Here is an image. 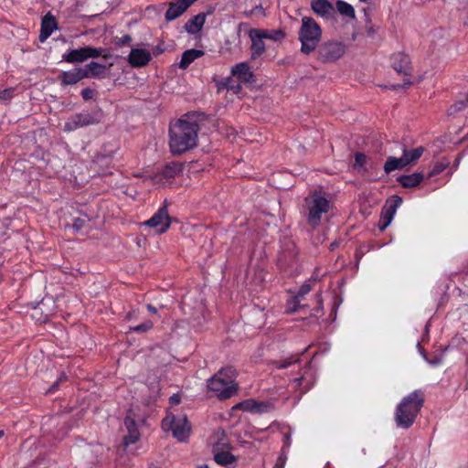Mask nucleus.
Instances as JSON below:
<instances>
[{"label":"nucleus","mask_w":468,"mask_h":468,"mask_svg":"<svg viewBox=\"0 0 468 468\" xmlns=\"http://www.w3.org/2000/svg\"><path fill=\"white\" fill-rule=\"evenodd\" d=\"M203 55L204 52L202 50L195 48L187 49L182 54L178 67L182 69H186L192 62L201 58Z\"/></svg>","instance_id":"412c9836"},{"label":"nucleus","mask_w":468,"mask_h":468,"mask_svg":"<svg viewBox=\"0 0 468 468\" xmlns=\"http://www.w3.org/2000/svg\"><path fill=\"white\" fill-rule=\"evenodd\" d=\"M299 308H300V298H298V296H294L288 303V311L290 313H294V312L298 311Z\"/></svg>","instance_id":"72a5a7b5"},{"label":"nucleus","mask_w":468,"mask_h":468,"mask_svg":"<svg viewBox=\"0 0 468 468\" xmlns=\"http://www.w3.org/2000/svg\"><path fill=\"white\" fill-rule=\"evenodd\" d=\"M103 58H110V54L104 48L94 47H83L77 49H70L62 55V61L68 63H81L89 58H96L99 57Z\"/></svg>","instance_id":"0eeeda50"},{"label":"nucleus","mask_w":468,"mask_h":468,"mask_svg":"<svg viewBox=\"0 0 468 468\" xmlns=\"http://www.w3.org/2000/svg\"><path fill=\"white\" fill-rule=\"evenodd\" d=\"M391 64L393 69L399 73L409 77L411 72L410 60L408 55L404 53H397L391 57Z\"/></svg>","instance_id":"4468645a"},{"label":"nucleus","mask_w":468,"mask_h":468,"mask_svg":"<svg viewBox=\"0 0 468 468\" xmlns=\"http://www.w3.org/2000/svg\"><path fill=\"white\" fill-rule=\"evenodd\" d=\"M162 428L165 431H171L173 436L182 442L187 441L191 432V426L184 414L178 416L167 415L162 421Z\"/></svg>","instance_id":"423d86ee"},{"label":"nucleus","mask_w":468,"mask_h":468,"mask_svg":"<svg viewBox=\"0 0 468 468\" xmlns=\"http://www.w3.org/2000/svg\"><path fill=\"white\" fill-rule=\"evenodd\" d=\"M180 401H181V397L178 394H173L170 397V402L173 403V404H179Z\"/></svg>","instance_id":"79ce46f5"},{"label":"nucleus","mask_w":468,"mask_h":468,"mask_svg":"<svg viewBox=\"0 0 468 468\" xmlns=\"http://www.w3.org/2000/svg\"><path fill=\"white\" fill-rule=\"evenodd\" d=\"M424 403L423 393L414 390L402 399L395 411V422L400 429H409L414 423Z\"/></svg>","instance_id":"f03ea898"},{"label":"nucleus","mask_w":468,"mask_h":468,"mask_svg":"<svg viewBox=\"0 0 468 468\" xmlns=\"http://www.w3.org/2000/svg\"><path fill=\"white\" fill-rule=\"evenodd\" d=\"M81 96L85 101L90 100L93 96V90L90 88L81 90Z\"/></svg>","instance_id":"e433bc0d"},{"label":"nucleus","mask_w":468,"mask_h":468,"mask_svg":"<svg viewBox=\"0 0 468 468\" xmlns=\"http://www.w3.org/2000/svg\"><path fill=\"white\" fill-rule=\"evenodd\" d=\"M231 73L239 79L241 82L249 83L253 80V73L250 69V66L246 62H240L236 64L232 69Z\"/></svg>","instance_id":"6ab92c4d"},{"label":"nucleus","mask_w":468,"mask_h":468,"mask_svg":"<svg viewBox=\"0 0 468 468\" xmlns=\"http://www.w3.org/2000/svg\"><path fill=\"white\" fill-rule=\"evenodd\" d=\"M124 425L128 433L123 437V443L127 446L136 442L140 438V433L134 420L129 416L125 418Z\"/></svg>","instance_id":"a211bd4d"},{"label":"nucleus","mask_w":468,"mask_h":468,"mask_svg":"<svg viewBox=\"0 0 468 468\" xmlns=\"http://www.w3.org/2000/svg\"><path fill=\"white\" fill-rule=\"evenodd\" d=\"M211 12H208L207 14L206 13H200V14H197V16L191 17L186 24H185V29L187 33L189 34H197L198 33L205 22H206V17L207 15H210Z\"/></svg>","instance_id":"aec40b11"},{"label":"nucleus","mask_w":468,"mask_h":468,"mask_svg":"<svg viewBox=\"0 0 468 468\" xmlns=\"http://www.w3.org/2000/svg\"><path fill=\"white\" fill-rule=\"evenodd\" d=\"M366 161H367V156L364 154L356 153L355 154L354 168L356 169L357 171H364Z\"/></svg>","instance_id":"c756f323"},{"label":"nucleus","mask_w":468,"mask_h":468,"mask_svg":"<svg viewBox=\"0 0 468 468\" xmlns=\"http://www.w3.org/2000/svg\"><path fill=\"white\" fill-rule=\"evenodd\" d=\"M232 79L231 78H227L225 79L221 83H220V87L222 88H226L227 90H232L235 93H238L240 90V86L239 85H232Z\"/></svg>","instance_id":"473e14b6"},{"label":"nucleus","mask_w":468,"mask_h":468,"mask_svg":"<svg viewBox=\"0 0 468 468\" xmlns=\"http://www.w3.org/2000/svg\"><path fill=\"white\" fill-rule=\"evenodd\" d=\"M285 460H286L285 457H283L282 455H280L278 457L276 464L274 465V468H283L284 464H285Z\"/></svg>","instance_id":"ea45409f"},{"label":"nucleus","mask_w":468,"mask_h":468,"mask_svg":"<svg viewBox=\"0 0 468 468\" xmlns=\"http://www.w3.org/2000/svg\"><path fill=\"white\" fill-rule=\"evenodd\" d=\"M346 51V45L338 41H327L318 49L319 59L323 62H334L342 58Z\"/></svg>","instance_id":"6e6552de"},{"label":"nucleus","mask_w":468,"mask_h":468,"mask_svg":"<svg viewBox=\"0 0 468 468\" xmlns=\"http://www.w3.org/2000/svg\"><path fill=\"white\" fill-rule=\"evenodd\" d=\"M412 84V82L410 81V80L409 78L405 79L404 80V83L402 85H392L390 86L391 89L393 90H397L398 88H408L410 87V85Z\"/></svg>","instance_id":"4c0bfd02"},{"label":"nucleus","mask_w":468,"mask_h":468,"mask_svg":"<svg viewBox=\"0 0 468 468\" xmlns=\"http://www.w3.org/2000/svg\"><path fill=\"white\" fill-rule=\"evenodd\" d=\"M322 38V28L311 16H303L298 31V39L301 42V51L310 54L316 49Z\"/></svg>","instance_id":"7ed1b4c3"},{"label":"nucleus","mask_w":468,"mask_h":468,"mask_svg":"<svg viewBox=\"0 0 468 468\" xmlns=\"http://www.w3.org/2000/svg\"><path fill=\"white\" fill-rule=\"evenodd\" d=\"M98 119L90 112H80L71 116L68 122H65V131H74L80 127L97 123Z\"/></svg>","instance_id":"9d476101"},{"label":"nucleus","mask_w":468,"mask_h":468,"mask_svg":"<svg viewBox=\"0 0 468 468\" xmlns=\"http://www.w3.org/2000/svg\"><path fill=\"white\" fill-rule=\"evenodd\" d=\"M424 152V148L422 146H419L417 148L408 150L406 148L403 149L402 156L406 158L407 165H413L417 162L418 159L422 155Z\"/></svg>","instance_id":"b1692460"},{"label":"nucleus","mask_w":468,"mask_h":468,"mask_svg":"<svg viewBox=\"0 0 468 468\" xmlns=\"http://www.w3.org/2000/svg\"><path fill=\"white\" fill-rule=\"evenodd\" d=\"M362 3H368L370 0H359Z\"/></svg>","instance_id":"8fccbe9b"},{"label":"nucleus","mask_w":468,"mask_h":468,"mask_svg":"<svg viewBox=\"0 0 468 468\" xmlns=\"http://www.w3.org/2000/svg\"><path fill=\"white\" fill-rule=\"evenodd\" d=\"M197 468H208L207 465H201V466H198Z\"/></svg>","instance_id":"09e8293b"},{"label":"nucleus","mask_w":468,"mask_h":468,"mask_svg":"<svg viewBox=\"0 0 468 468\" xmlns=\"http://www.w3.org/2000/svg\"><path fill=\"white\" fill-rule=\"evenodd\" d=\"M86 78H88V74L83 68H75L71 70L63 71L58 76V80L63 85H74Z\"/></svg>","instance_id":"2eb2a0df"},{"label":"nucleus","mask_w":468,"mask_h":468,"mask_svg":"<svg viewBox=\"0 0 468 468\" xmlns=\"http://www.w3.org/2000/svg\"><path fill=\"white\" fill-rule=\"evenodd\" d=\"M84 69L88 74V78L101 77L105 73L106 66L91 61L85 66Z\"/></svg>","instance_id":"393cba45"},{"label":"nucleus","mask_w":468,"mask_h":468,"mask_svg":"<svg viewBox=\"0 0 468 468\" xmlns=\"http://www.w3.org/2000/svg\"><path fill=\"white\" fill-rule=\"evenodd\" d=\"M393 202H394V204L391 205L390 207H396V208H397L398 207H399L401 205L402 199H401V197L396 196V197H394Z\"/></svg>","instance_id":"c03bdc74"},{"label":"nucleus","mask_w":468,"mask_h":468,"mask_svg":"<svg viewBox=\"0 0 468 468\" xmlns=\"http://www.w3.org/2000/svg\"><path fill=\"white\" fill-rule=\"evenodd\" d=\"M214 460L220 465H228L235 462V457L229 452H220L215 453Z\"/></svg>","instance_id":"cd10ccee"},{"label":"nucleus","mask_w":468,"mask_h":468,"mask_svg":"<svg viewBox=\"0 0 468 468\" xmlns=\"http://www.w3.org/2000/svg\"><path fill=\"white\" fill-rule=\"evenodd\" d=\"M144 225L154 229L158 234L165 232L170 227V217L167 208L165 207H160L152 218L144 222Z\"/></svg>","instance_id":"1a4fd4ad"},{"label":"nucleus","mask_w":468,"mask_h":468,"mask_svg":"<svg viewBox=\"0 0 468 468\" xmlns=\"http://www.w3.org/2000/svg\"><path fill=\"white\" fill-rule=\"evenodd\" d=\"M396 213V207H388L384 212L380 219V230H384L392 221Z\"/></svg>","instance_id":"bb28decb"},{"label":"nucleus","mask_w":468,"mask_h":468,"mask_svg":"<svg viewBox=\"0 0 468 468\" xmlns=\"http://www.w3.org/2000/svg\"><path fill=\"white\" fill-rule=\"evenodd\" d=\"M405 166H407V162L406 158H403L402 155L399 158L390 156L385 163L384 170L387 174H388L394 170L401 169Z\"/></svg>","instance_id":"5701e85b"},{"label":"nucleus","mask_w":468,"mask_h":468,"mask_svg":"<svg viewBox=\"0 0 468 468\" xmlns=\"http://www.w3.org/2000/svg\"><path fill=\"white\" fill-rule=\"evenodd\" d=\"M263 37L265 39H271L273 41H282L285 34L282 30H263Z\"/></svg>","instance_id":"c85d7f7f"},{"label":"nucleus","mask_w":468,"mask_h":468,"mask_svg":"<svg viewBox=\"0 0 468 468\" xmlns=\"http://www.w3.org/2000/svg\"><path fill=\"white\" fill-rule=\"evenodd\" d=\"M310 6L315 15L324 19L332 17L335 13L334 5L328 0H312Z\"/></svg>","instance_id":"ddd939ff"},{"label":"nucleus","mask_w":468,"mask_h":468,"mask_svg":"<svg viewBox=\"0 0 468 468\" xmlns=\"http://www.w3.org/2000/svg\"><path fill=\"white\" fill-rule=\"evenodd\" d=\"M4 435V431H0V438Z\"/></svg>","instance_id":"3c124183"},{"label":"nucleus","mask_w":468,"mask_h":468,"mask_svg":"<svg viewBox=\"0 0 468 468\" xmlns=\"http://www.w3.org/2000/svg\"><path fill=\"white\" fill-rule=\"evenodd\" d=\"M248 35L251 40L252 57L255 58L262 55L265 51L263 30L251 28L249 30Z\"/></svg>","instance_id":"f8f14e48"},{"label":"nucleus","mask_w":468,"mask_h":468,"mask_svg":"<svg viewBox=\"0 0 468 468\" xmlns=\"http://www.w3.org/2000/svg\"><path fill=\"white\" fill-rule=\"evenodd\" d=\"M235 378L236 371L233 367L222 368L207 380V388L221 399H229L237 391Z\"/></svg>","instance_id":"20e7f679"},{"label":"nucleus","mask_w":468,"mask_h":468,"mask_svg":"<svg viewBox=\"0 0 468 468\" xmlns=\"http://www.w3.org/2000/svg\"><path fill=\"white\" fill-rule=\"evenodd\" d=\"M423 180L421 173H413L410 175H403L398 177V181L404 187H415Z\"/></svg>","instance_id":"4be33fe9"},{"label":"nucleus","mask_w":468,"mask_h":468,"mask_svg":"<svg viewBox=\"0 0 468 468\" xmlns=\"http://www.w3.org/2000/svg\"><path fill=\"white\" fill-rule=\"evenodd\" d=\"M311 291V286L309 284H303L300 287L297 294L295 296H298V298H301L307 294Z\"/></svg>","instance_id":"c9c22d12"},{"label":"nucleus","mask_w":468,"mask_h":468,"mask_svg":"<svg viewBox=\"0 0 468 468\" xmlns=\"http://www.w3.org/2000/svg\"><path fill=\"white\" fill-rule=\"evenodd\" d=\"M199 125L190 115L177 120L169 127V147L174 155L182 154L197 144Z\"/></svg>","instance_id":"f257e3e1"},{"label":"nucleus","mask_w":468,"mask_h":468,"mask_svg":"<svg viewBox=\"0 0 468 468\" xmlns=\"http://www.w3.org/2000/svg\"><path fill=\"white\" fill-rule=\"evenodd\" d=\"M292 362V361H289V362H282V363H280L277 367L278 368H286L288 367Z\"/></svg>","instance_id":"a18cd8bd"},{"label":"nucleus","mask_w":468,"mask_h":468,"mask_svg":"<svg viewBox=\"0 0 468 468\" xmlns=\"http://www.w3.org/2000/svg\"><path fill=\"white\" fill-rule=\"evenodd\" d=\"M153 326H154L153 323L150 320H147L139 325L131 327L130 330L133 332L143 333V332L149 331L150 329L153 328Z\"/></svg>","instance_id":"2f4dec72"},{"label":"nucleus","mask_w":468,"mask_h":468,"mask_svg":"<svg viewBox=\"0 0 468 468\" xmlns=\"http://www.w3.org/2000/svg\"><path fill=\"white\" fill-rule=\"evenodd\" d=\"M14 90L5 89L0 91V101H9L13 97Z\"/></svg>","instance_id":"f704fd0d"},{"label":"nucleus","mask_w":468,"mask_h":468,"mask_svg":"<svg viewBox=\"0 0 468 468\" xmlns=\"http://www.w3.org/2000/svg\"><path fill=\"white\" fill-rule=\"evenodd\" d=\"M131 40H132L131 36H129V35H125V36H123L122 38H120V40H119L118 44H120V45H125V44L130 43V42H131Z\"/></svg>","instance_id":"a19ab883"},{"label":"nucleus","mask_w":468,"mask_h":468,"mask_svg":"<svg viewBox=\"0 0 468 468\" xmlns=\"http://www.w3.org/2000/svg\"><path fill=\"white\" fill-rule=\"evenodd\" d=\"M284 444L289 447L290 446V434L284 435Z\"/></svg>","instance_id":"de8ad7c7"},{"label":"nucleus","mask_w":468,"mask_h":468,"mask_svg":"<svg viewBox=\"0 0 468 468\" xmlns=\"http://www.w3.org/2000/svg\"><path fill=\"white\" fill-rule=\"evenodd\" d=\"M147 310L152 314H156L157 309L152 304H147Z\"/></svg>","instance_id":"49530a36"},{"label":"nucleus","mask_w":468,"mask_h":468,"mask_svg":"<svg viewBox=\"0 0 468 468\" xmlns=\"http://www.w3.org/2000/svg\"><path fill=\"white\" fill-rule=\"evenodd\" d=\"M243 15L246 17H250V16L263 17V16H265L266 14H265V10L261 6V5H258L250 10L244 11Z\"/></svg>","instance_id":"7c9ffc66"},{"label":"nucleus","mask_w":468,"mask_h":468,"mask_svg":"<svg viewBox=\"0 0 468 468\" xmlns=\"http://www.w3.org/2000/svg\"><path fill=\"white\" fill-rule=\"evenodd\" d=\"M308 210L307 222L312 228H316L330 209V202L321 193L314 192L309 198H306Z\"/></svg>","instance_id":"39448f33"},{"label":"nucleus","mask_w":468,"mask_h":468,"mask_svg":"<svg viewBox=\"0 0 468 468\" xmlns=\"http://www.w3.org/2000/svg\"><path fill=\"white\" fill-rule=\"evenodd\" d=\"M83 224H84V220L83 219H81V218H75L74 222H73V228L76 230H80L82 228Z\"/></svg>","instance_id":"58836bf2"},{"label":"nucleus","mask_w":468,"mask_h":468,"mask_svg":"<svg viewBox=\"0 0 468 468\" xmlns=\"http://www.w3.org/2000/svg\"><path fill=\"white\" fill-rule=\"evenodd\" d=\"M336 9L342 16H347L351 19L356 17L354 7L343 0H338L336 2Z\"/></svg>","instance_id":"a878e982"},{"label":"nucleus","mask_w":468,"mask_h":468,"mask_svg":"<svg viewBox=\"0 0 468 468\" xmlns=\"http://www.w3.org/2000/svg\"><path fill=\"white\" fill-rule=\"evenodd\" d=\"M58 29V23L54 16L50 13H48L41 21L40 27V34H39V41L44 43L51 34Z\"/></svg>","instance_id":"dca6fc26"},{"label":"nucleus","mask_w":468,"mask_h":468,"mask_svg":"<svg viewBox=\"0 0 468 468\" xmlns=\"http://www.w3.org/2000/svg\"><path fill=\"white\" fill-rule=\"evenodd\" d=\"M152 59L151 52L145 48H133L128 56V62L133 68H141Z\"/></svg>","instance_id":"9b49d317"},{"label":"nucleus","mask_w":468,"mask_h":468,"mask_svg":"<svg viewBox=\"0 0 468 468\" xmlns=\"http://www.w3.org/2000/svg\"><path fill=\"white\" fill-rule=\"evenodd\" d=\"M316 302H317V307L315 308V310L317 312H321L323 310V303H322V298H321L320 294L316 295Z\"/></svg>","instance_id":"37998d69"},{"label":"nucleus","mask_w":468,"mask_h":468,"mask_svg":"<svg viewBox=\"0 0 468 468\" xmlns=\"http://www.w3.org/2000/svg\"><path fill=\"white\" fill-rule=\"evenodd\" d=\"M233 409L251 413H262L268 410L269 404L253 399H249L236 404Z\"/></svg>","instance_id":"f3484780"}]
</instances>
